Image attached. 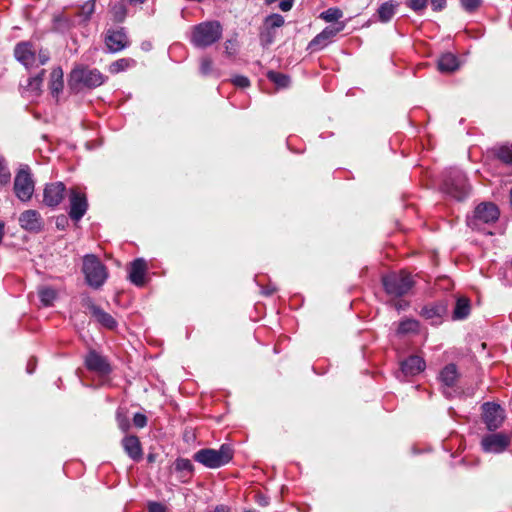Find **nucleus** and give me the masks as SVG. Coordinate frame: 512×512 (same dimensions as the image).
I'll return each mask as SVG.
<instances>
[{
    "label": "nucleus",
    "mask_w": 512,
    "mask_h": 512,
    "mask_svg": "<svg viewBox=\"0 0 512 512\" xmlns=\"http://www.w3.org/2000/svg\"><path fill=\"white\" fill-rule=\"evenodd\" d=\"M96 0H88L80 6L77 16L81 19L82 23H88L95 12Z\"/></svg>",
    "instance_id": "nucleus-28"
},
{
    "label": "nucleus",
    "mask_w": 512,
    "mask_h": 512,
    "mask_svg": "<svg viewBox=\"0 0 512 512\" xmlns=\"http://www.w3.org/2000/svg\"><path fill=\"white\" fill-rule=\"evenodd\" d=\"M344 23H337L335 26H328L317 34L308 44L310 51H319L325 48L332 39L344 29Z\"/></svg>",
    "instance_id": "nucleus-12"
},
{
    "label": "nucleus",
    "mask_w": 512,
    "mask_h": 512,
    "mask_svg": "<svg viewBox=\"0 0 512 512\" xmlns=\"http://www.w3.org/2000/svg\"><path fill=\"white\" fill-rule=\"evenodd\" d=\"M431 7L434 11H441L446 7V0H431Z\"/></svg>",
    "instance_id": "nucleus-50"
},
{
    "label": "nucleus",
    "mask_w": 512,
    "mask_h": 512,
    "mask_svg": "<svg viewBox=\"0 0 512 512\" xmlns=\"http://www.w3.org/2000/svg\"><path fill=\"white\" fill-rule=\"evenodd\" d=\"M19 225L22 229L30 233H39L42 231L44 222L37 210L29 209L22 212L19 216Z\"/></svg>",
    "instance_id": "nucleus-14"
},
{
    "label": "nucleus",
    "mask_w": 512,
    "mask_h": 512,
    "mask_svg": "<svg viewBox=\"0 0 512 512\" xmlns=\"http://www.w3.org/2000/svg\"><path fill=\"white\" fill-rule=\"evenodd\" d=\"M471 311L470 300L466 297H458L453 309V320L466 319Z\"/></svg>",
    "instance_id": "nucleus-24"
},
{
    "label": "nucleus",
    "mask_w": 512,
    "mask_h": 512,
    "mask_svg": "<svg viewBox=\"0 0 512 512\" xmlns=\"http://www.w3.org/2000/svg\"><path fill=\"white\" fill-rule=\"evenodd\" d=\"M428 4V0H408L407 6L415 12H422Z\"/></svg>",
    "instance_id": "nucleus-41"
},
{
    "label": "nucleus",
    "mask_w": 512,
    "mask_h": 512,
    "mask_svg": "<svg viewBox=\"0 0 512 512\" xmlns=\"http://www.w3.org/2000/svg\"><path fill=\"white\" fill-rule=\"evenodd\" d=\"M147 417L142 413H136L133 416V424L137 428H144L147 425Z\"/></svg>",
    "instance_id": "nucleus-46"
},
{
    "label": "nucleus",
    "mask_w": 512,
    "mask_h": 512,
    "mask_svg": "<svg viewBox=\"0 0 512 512\" xmlns=\"http://www.w3.org/2000/svg\"><path fill=\"white\" fill-rule=\"evenodd\" d=\"M128 278L134 285L142 287L145 284V275L147 272V263L142 258H137L131 262Z\"/></svg>",
    "instance_id": "nucleus-19"
},
{
    "label": "nucleus",
    "mask_w": 512,
    "mask_h": 512,
    "mask_svg": "<svg viewBox=\"0 0 512 512\" xmlns=\"http://www.w3.org/2000/svg\"><path fill=\"white\" fill-rule=\"evenodd\" d=\"M34 369H35V364L32 363V360H30L27 364V372L29 374L33 373L34 372Z\"/></svg>",
    "instance_id": "nucleus-54"
},
{
    "label": "nucleus",
    "mask_w": 512,
    "mask_h": 512,
    "mask_svg": "<svg viewBox=\"0 0 512 512\" xmlns=\"http://www.w3.org/2000/svg\"><path fill=\"white\" fill-rule=\"evenodd\" d=\"M482 420L490 431L498 429L505 418L504 410L499 404L485 402L481 406Z\"/></svg>",
    "instance_id": "nucleus-9"
},
{
    "label": "nucleus",
    "mask_w": 512,
    "mask_h": 512,
    "mask_svg": "<svg viewBox=\"0 0 512 512\" xmlns=\"http://www.w3.org/2000/svg\"><path fill=\"white\" fill-rule=\"evenodd\" d=\"M175 469L184 473V476L190 477L194 471V466L189 459L178 458L175 461Z\"/></svg>",
    "instance_id": "nucleus-33"
},
{
    "label": "nucleus",
    "mask_w": 512,
    "mask_h": 512,
    "mask_svg": "<svg viewBox=\"0 0 512 512\" xmlns=\"http://www.w3.org/2000/svg\"><path fill=\"white\" fill-rule=\"evenodd\" d=\"M510 445V437L502 432L483 436L481 447L487 453H501Z\"/></svg>",
    "instance_id": "nucleus-11"
},
{
    "label": "nucleus",
    "mask_w": 512,
    "mask_h": 512,
    "mask_svg": "<svg viewBox=\"0 0 512 512\" xmlns=\"http://www.w3.org/2000/svg\"><path fill=\"white\" fill-rule=\"evenodd\" d=\"M128 1H129V2H131V3H140V4H142V3H144L146 0H128Z\"/></svg>",
    "instance_id": "nucleus-56"
},
{
    "label": "nucleus",
    "mask_w": 512,
    "mask_h": 512,
    "mask_svg": "<svg viewBox=\"0 0 512 512\" xmlns=\"http://www.w3.org/2000/svg\"><path fill=\"white\" fill-rule=\"evenodd\" d=\"M211 71H212V60L207 57L202 58L201 63H200V72L203 75H208Z\"/></svg>",
    "instance_id": "nucleus-45"
},
{
    "label": "nucleus",
    "mask_w": 512,
    "mask_h": 512,
    "mask_svg": "<svg viewBox=\"0 0 512 512\" xmlns=\"http://www.w3.org/2000/svg\"><path fill=\"white\" fill-rule=\"evenodd\" d=\"M274 33L271 31V29H266L265 31H262L260 33V41L263 46H269L274 41Z\"/></svg>",
    "instance_id": "nucleus-43"
},
{
    "label": "nucleus",
    "mask_w": 512,
    "mask_h": 512,
    "mask_svg": "<svg viewBox=\"0 0 512 512\" xmlns=\"http://www.w3.org/2000/svg\"><path fill=\"white\" fill-rule=\"evenodd\" d=\"M104 41L107 50L110 53L120 52L130 45V41L124 27L108 29Z\"/></svg>",
    "instance_id": "nucleus-10"
},
{
    "label": "nucleus",
    "mask_w": 512,
    "mask_h": 512,
    "mask_svg": "<svg viewBox=\"0 0 512 512\" xmlns=\"http://www.w3.org/2000/svg\"><path fill=\"white\" fill-rule=\"evenodd\" d=\"M426 367L425 360L418 355H411L400 362V371L397 373V378L413 377L424 371Z\"/></svg>",
    "instance_id": "nucleus-13"
},
{
    "label": "nucleus",
    "mask_w": 512,
    "mask_h": 512,
    "mask_svg": "<svg viewBox=\"0 0 512 512\" xmlns=\"http://www.w3.org/2000/svg\"><path fill=\"white\" fill-rule=\"evenodd\" d=\"M55 22L58 24V28L63 27L68 29L71 26L70 20L63 16L55 18Z\"/></svg>",
    "instance_id": "nucleus-51"
},
{
    "label": "nucleus",
    "mask_w": 512,
    "mask_h": 512,
    "mask_svg": "<svg viewBox=\"0 0 512 512\" xmlns=\"http://www.w3.org/2000/svg\"><path fill=\"white\" fill-rule=\"evenodd\" d=\"M66 187L62 182L46 184L43 191V202L48 207L58 206L64 199Z\"/></svg>",
    "instance_id": "nucleus-16"
},
{
    "label": "nucleus",
    "mask_w": 512,
    "mask_h": 512,
    "mask_svg": "<svg viewBox=\"0 0 512 512\" xmlns=\"http://www.w3.org/2000/svg\"><path fill=\"white\" fill-rule=\"evenodd\" d=\"M88 309L90 310L93 317L105 328L113 330L117 327V321L113 318V316L105 312L99 306L95 305L91 300H89Z\"/></svg>",
    "instance_id": "nucleus-20"
},
{
    "label": "nucleus",
    "mask_w": 512,
    "mask_h": 512,
    "mask_svg": "<svg viewBox=\"0 0 512 512\" xmlns=\"http://www.w3.org/2000/svg\"><path fill=\"white\" fill-rule=\"evenodd\" d=\"M45 70L42 69L37 75L30 77L28 79V83L25 87V90L34 93L35 95H39L41 92V86L44 80Z\"/></svg>",
    "instance_id": "nucleus-29"
},
{
    "label": "nucleus",
    "mask_w": 512,
    "mask_h": 512,
    "mask_svg": "<svg viewBox=\"0 0 512 512\" xmlns=\"http://www.w3.org/2000/svg\"><path fill=\"white\" fill-rule=\"evenodd\" d=\"M293 6V0H283L279 3V8L284 11V12H287L289 11Z\"/></svg>",
    "instance_id": "nucleus-52"
},
{
    "label": "nucleus",
    "mask_w": 512,
    "mask_h": 512,
    "mask_svg": "<svg viewBox=\"0 0 512 512\" xmlns=\"http://www.w3.org/2000/svg\"><path fill=\"white\" fill-rule=\"evenodd\" d=\"M464 10L467 12H474L481 5V0H460Z\"/></svg>",
    "instance_id": "nucleus-42"
},
{
    "label": "nucleus",
    "mask_w": 512,
    "mask_h": 512,
    "mask_svg": "<svg viewBox=\"0 0 512 512\" xmlns=\"http://www.w3.org/2000/svg\"><path fill=\"white\" fill-rule=\"evenodd\" d=\"M497 156L502 162L512 164V150L509 147H501Z\"/></svg>",
    "instance_id": "nucleus-40"
},
{
    "label": "nucleus",
    "mask_w": 512,
    "mask_h": 512,
    "mask_svg": "<svg viewBox=\"0 0 512 512\" xmlns=\"http://www.w3.org/2000/svg\"><path fill=\"white\" fill-rule=\"evenodd\" d=\"M122 446L127 455L134 461H139L142 456V447L140 440L135 435H129L123 438Z\"/></svg>",
    "instance_id": "nucleus-21"
},
{
    "label": "nucleus",
    "mask_w": 512,
    "mask_h": 512,
    "mask_svg": "<svg viewBox=\"0 0 512 512\" xmlns=\"http://www.w3.org/2000/svg\"><path fill=\"white\" fill-rule=\"evenodd\" d=\"M38 295L40 298L41 303L44 306H51L56 299L57 293L54 289L50 287H43L40 288L38 291Z\"/></svg>",
    "instance_id": "nucleus-31"
},
{
    "label": "nucleus",
    "mask_w": 512,
    "mask_h": 512,
    "mask_svg": "<svg viewBox=\"0 0 512 512\" xmlns=\"http://www.w3.org/2000/svg\"><path fill=\"white\" fill-rule=\"evenodd\" d=\"M470 190L471 186L466 175L458 169H451L442 183V191L458 201L464 200L469 195Z\"/></svg>",
    "instance_id": "nucleus-4"
},
{
    "label": "nucleus",
    "mask_w": 512,
    "mask_h": 512,
    "mask_svg": "<svg viewBox=\"0 0 512 512\" xmlns=\"http://www.w3.org/2000/svg\"><path fill=\"white\" fill-rule=\"evenodd\" d=\"M116 421H117L118 427L123 432H127L129 430L130 420L126 415V412L122 408H119L116 411Z\"/></svg>",
    "instance_id": "nucleus-35"
},
{
    "label": "nucleus",
    "mask_w": 512,
    "mask_h": 512,
    "mask_svg": "<svg viewBox=\"0 0 512 512\" xmlns=\"http://www.w3.org/2000/svg\"><path fill=\"white\" fill-rule=\"evenodd\" d=\"M13 190L17 199L21 202L31 200L35 191V181L28 165L21 166L17 171L14 178Z\"/></svg>",
    "instance_id": "nucleus-8"
},
{
    "label": "nucleus",
    "mask_w": 512,
    "mask_h": 512,
    "mask_svg": "<svg viewBox=\"0 0 512 512\" xmlns=\"http://www.w3.org/2000/svg\"><path fill=\"white\" fill-rule=\"evenodd\" d=\"M50 59V54L47 50H39L38 54H36V66L45 65Z\"/></svg>",
    "instance_id": "nucleus-44"
},
{
    "label": "nucleus",
    "mask_w": 512,
    "mask_h": 512,
    "mask_svg": "<svg viewBox=\"0 0 512 512\" xmlns=\"http://www.w3.org/2000/svg\"><path fill=\"white\" fill-rule=\"evenodd\" d=\"M500 215L499 208L492 202L478 204L472 216L467 217V225L473 230H481L484 224L495 223Z\"/></svg>",
    "instance_id": "nucleus-7"
},
{
    "label": "nucleus",
    "mask_w": 512,
    "mask_h": 512,
    "mask_svg": "<svg viewBox=\"0 0 512 512\" xmlns=\"http://www.w3.org/2000/svg\"><path fill=\"white\" fill-rule=\"evenodd\" d=\"M107 76L96 68L78 65L72 69L68 78V86L71 91L79 92L84 88L94 89L107 81Z\"/></svg>",
    "instance_id": "nucleus-1"
},
{
    "label": "nucleus",
    "mask_w": 512,
    "mask_h": 512,
    "mask_svg": "<svg viewBox=\"0 0 512 512\" xmlns=\"http://www.w3.org/2000/svg\"><path fill=\"white\" fill-rule=\"evenodd\" d=\"M406 305H407V304H405V306H406ZM395 308H396L397 310H401V309H403V308H404V305H403L402 303H400V302H397V303L395 304Z\"/></svg>",
    "instance_id": "nucleus-55"
},
{
    "label": "nucleus",
    "mask_w": 512,
    "mask_h": 512,
    "mask_svg": "<svg viewBox=\"0 0 512 512\" xmlns=\"http://www.w3.org/2000/svg\"><path fill=\"white\" fill-rule=\"evenodd\" d=\"M70 211L69 216L73 221H79L86 213L88 203L85 194L75 189L70 191Z\"/></svg>",
    "instance_id": "nucleus-17"
},
{
    "label": "nucleus",
    "mask_w": 512,
    "mask_h": 512,
    "mask_svg": "<svg viewBox=\"0 0 512 512\" xmlns=\"http://www.w3.org/2000/svg\"><path fill=\"white\" fill-rule=\"evenodd\" d=\"M65 223H66V218L64 216L57 218L56 225L58 228L63 229L65 226Z\"/></svg>",
    "instance_id": "nucleus-53"
},
{
    "label": "nucleus",
    "mask_w": 512,
    "mask_h": 512,
    "mask_svg": "<svg viewBox=\"0 0 512 512\" xmlns=\"http://www.w3.org/2000/svg\"><path fill=\"white\" fill-rule=\"evenodd\" d=\"M85 366L89 371L106 376L111 372V366L106 359L95 350H90L85 357Z\"/></svg>",
    "instance_id": "nucleus-15"
},
{
    "label": "nucleus",
    "mask_w": 512,
    "mask_h": 512,
    "mask_svg": "<svg viewBox=\"0 0 512 512\" xmlns=\"http://www.w3.org/2000/svg\"><path fill=\"white\" fill-rule=\"evenodd\" d=\"M419 329V322L414 319H405L399 323L398 334L416 333Z\"/></svg>",
    "instance_id": "nucleus-32"
},
{
    "label": "nucleus",
    "mask_w": 512,
    "mask_h": 512,
    "mask_svg": "<svg viewBox=\"0 0 512 512\" xmlns=\"http://www.w3.org/2000/svg\"><path fill=\"white\" fill-rule=\"evenodd\" d=\"M385 292L392 297H402L413 287L414 281L405 271L392 272L382 277Z\"/></svg>",
    "instance_id": "nucleus-6"
},
{
    "label": "nucleus",
    "mask_w": 512,
    "mask_h": 512,
    "mask_svg": "<svg viewBox=\"0 0 512 512\" xmlns=\"http://www.w3.org/2000/svg\"><path fill=\"white\" fill-rule=\"evenodd\" d=\"M234 455L233 448L228 444H222L218 450L203 448L197 451L193 459L210 469H216L228 464Z\"/></svg>",
    "instance_id": "nucleus-3"
},
{
    "label": "nucleus",
    "mask_w": 512,
    "mask_h": 512,
    "mask_svg": "<svg viewBox=\"0 0 512 512\" xmlns=\"http://www.w3.org/2000/svg\"><path fill=\"white\" fill-rule=\"evenodd\" d=\"M343 12L339 8H329L321 13V18L326 22L338 21L342 18Z\"/></svg>",
    "instance_id": "nucleus-36"
},
{
    "label": "nucleus",
    "mask_w": 512,
    "mask_h": 512,
    "mask_svg": "<svg viewBox=\"0 0 512 512\" xmlns=\"http://www.w3.org/2000/svg\"><path fill=\"white\" fill-rule=\"evenodd\" d=\"M14 56L27 69L36 66V49L30 42L18 43L14 48Z\"/></svg>",
    "instance_id": "nucleus-18"
},
{
    "label": "nucleus",
    "mask_w": 512,
    "mask_h": 512,
    "mask_svg": "<svg viewBox=\"0 0 512 512\" xmlns=\"http://www.w3.org/2000/svg\"><path fill=\"white\" fill-rule=\"evenodd\" d=\"M111 13L113 16V20L117 23H121L124 21L126 17L127 9L124 4L118 3L112 7Z\"/></svg>",
    "instance_id": "nucleus-37"
},
{
    "label": "nucleus",
    "mask_w": 512,
    "mask_h": 512,
    "mask_svg": "<svg viewBox=\"0 0 512 512\" xmlns=\"http://www.w3.org/2000/svg\"><path fill=\"white\" fill-rule=\"evenodd\" d=\"M440 380L447 387H453L459 377L455 364L446 365L440 372Z\"/></svg>",
    "instance_id": "nucleus-25"
},
{
    "label": "nucleus",
    "mask_w": 512,
    "mask_h": 512,
    "mask_svg": "<svg viewBox=\"0 0 512 512\" xmlns=\"http://www.w3.org/2000/svg\"><path fill=\"white\" fill-rule=\"evenodd\" d=\"M274 292H275V289H268V290H266V291H265V294H266V295H271V294H273Z\"/></svg>",
    "instance_id": "nucleus-57"
},
{
    "label": "nucleus",
    "mask_w": 512,
    "mask_h": 512,
    "mask_svg": "<svg viewBox=\"0 0 512 512\" xmlns=\"http://www.w3.org/2000/svg\"><path fill=\"white\" fill-rule=\"evenodd\" d=\"M64 87L63 70L61 67H55L50 73L49 88L53 96H58Z\"/></svg>",
    "instance_id": "nucleus-23"
},
{
    "label": "nucleus",
    "mask_w": 512,
    "mask_h": 512,
    "mask_svg": "<svg viewBox=\"0 0 512 512\" xmlns=\"http://www.w3.org/2000/svg\"><path fill=\"white\" fill-rule=\"evenodd\" d=\"M268 78L279 87H287L290 83V78L287 75L278 72H269Z\"/></svg>",
    "instance_id": "nucleus-34"
},
{
    "label": "nucleus",
    "mask_w": 512,
    "mask_h": 512,
    "mask_svg": "<svg viewBox=\"0 0 512 512\" xmlns=\"http://www.w3.org/2000/svg\"><path fill=\"white\" fill-rule=\"evenodd\" d=\"M11 180V173L4 158L0 157V186L7 185Z\"/></svg>",
    "instance_id": "nucleus-38"
},
{
    "label": "nucleus",
    "mask_w": 512,
    "mask_h": 512,
    "mask_svg": "<svg viewBox=\"0 0 512 512\" xmlns=\"http://www.w3.org/2000/svg\"><path fill=\"white\" fill-rule=\"evenodd\" d=\"M459 62L457 57L452 53L443 54L438 60V69L441 72L449 73L457 70Z\"/></svg>",
    "instance_id": "nucleus-26"
},
{
    "label": "nucleus",
    "mask_w": 512,
    "mask_h": 512,
    "mask_svg": "<svg viewBox=\"0 0 512 512\" xmlns=\"http://www.w3.org/2000/svg\"><path fill=\"white\" fill-rule=\"evenodd\" d=\"M446 312L447 306L444 303L439 302L424 306L421 309V316L425 319L439 321Z\"/></svg>",
    "instance_id": "nucleus-22"
},
{
    "label": "nucleus",
    "mask_w": 512,
    "mask_h": 512,
    "mask_svg": "<svg viewBox=\"0 0 512 512\" xmlns=\"http://www.w3.org/2000/svg\"><path fill=\"white\" fill-rule=\"evenodd\" d=\"M148 512H166V508L159 502H150L148 504Z\"/></svg>",
    "instance_id": "nucleus-49"
},
{
    "label": "nucleus",
    "mask_w": 512,
    "mask_h": 512,
    "mask_svg": "<svg viewBox=\"0 0 512 512\" xmlns=\"http://www.w3.org/2000/svg\"><path fill=\"white\" fill-rule=\"evenodd\" d=\"M237 51V42L236 40H227L225 42V53L228 56H233L236 54Z\"/></svg>",
    "instance_id": "nucleus-48"
},
{
    "label": "nucleus",
    "mask_w": 512,
    "mask_h": 512,
    "mask_svg": "<svg viewBox=\"0 0 512 512\" xmlns=\"http://www.w3.org/2000/svg\"><path fill=\"white\" fill-rule=\"evenodd\" d=\"M223 33L219 21H204L192 27L190 42L197 48H206L216 43Z\"/></svg>",
    "instance_id": "nucleus-2"
},
{
    "label": "nucleus",
    "mask_w": 512,
    "mask_h": 512,
    "mask_svg": "<svg viewBox=\"0 0 512 512\" xmlns=\"http://www.w3.org/2000/svg\"><path fill=\"white\" fill-rule=\"evenodd\" d=\"M233 84L240 88H246L250 86V80L242 75L235 76L232 80Z\"/></svg>",
    "instance_id": "nucleus-47"
},
{
    "label": "nucleus",
    "mask_w": 512,
    "mask_h": 512,
    "mask_svg": "<svg viewBox=\"0 0 512 512\" xmlns=\"http://www.w3.org/2000/svg\"><path fill=\"white\" fill-rule=\"evenodd\" d=\"M397 6L392 0L382 3L377 10L379 20L383 23L389 22L393 18Z\"/></svg>",
    "instance_id": "nucleus-27"
},
{
    "label": "nucleus",
    "mask_w": 512,
    "mask_h": 512,
    "mask_svg": "<svg viewBox=\"0 0 512 512\" xmlns=\"http://www.w3.org/2000/svg\"><path fill=\"white\" fill-rule=\"evenodd\" d=\"M82 272L87 284L94 289L102 287L108 277L106 266L94 254H87L83 257Z\"/></svg>",
    "instance_id": "nucleus-5"
},
{
    "label": "nucleus",
    "mask_w": 512,
    "mask_h": 512,
    "mask_svg": "<svg viewBox=\"0 0 512 512\" xmlns=\"http://www.w3.org/2000/svg\"><path fill=\"white\" fill-rule=\"evenodd\" d=\"M136 64L134 59L131 58H121L109 65V71L112 74H117L119 72L125 71L126 69L134 66Z\"/></svg>",
    "instance_id": "nucleus-30"
},
{
    "label": "nucleus",
    "mask_w": 512,
    "mask_h": 512,
    "mask_svg": "<svg viewBox=\"0 0 512 512\" xmlns=\"http://www.w3.org/2000/svg\"><path fill=\"white\" fill-rule=\"evenodd\" d=\"M283 24L284 18L280 14H272L265 19V25L267 26L268 29L279 28Z\"/></svg>",
    "instance_id": "nucleus-39"
}]
</instances>
